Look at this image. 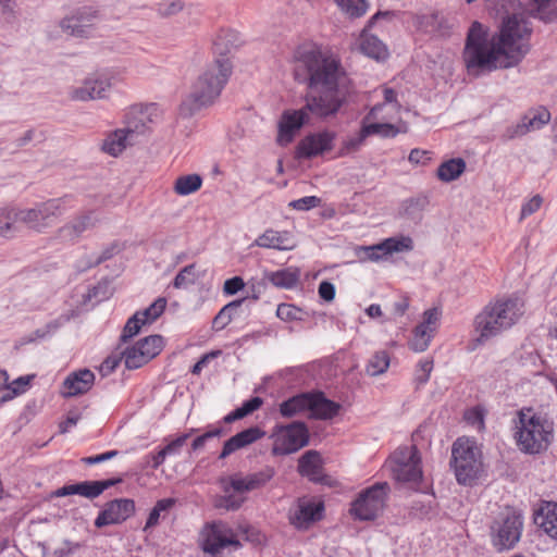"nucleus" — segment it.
<instances>
[{"instance_id":"nucleus-25","label":"nucleus","mask_w":557,"mask_h":557,"mask_svg":"<svg viewBox=\"0 0 557 557\" xmlns=\"http://www.w3.org/2000/svg\"><path fill=\"white\" fill-rule=\"evenodd\" d=\"M265 435V432L262 431L259 426L248 428L231 438H228L222 448V451L219 456L220 459H224L234 451L244 448L258 440L262 438Z\"/></svg>"},{"instance_id":"nucleus-47","label":"nucleus","mask_w":557,"mask_h":557,"mask_svg":"<svg viewBox=\"0 0 557 557\" xmlns=\"http://www.w3.org/2000/svg\"><path fill=\"white\" fill-rule=\"evenodd\" d=\"M163 338L160 335H150L140 339L136 346L145 354H150L154 358L162 349Z\"/></svg>"},{"instance_id":"nucleus-17","label":"nucleus","mask_w":557,"mask_h":557,"mask_svg":"<svg viewBox=\"0 0 557 557\" xmlns=\"http://www.w3.org/2000/svg\"><path fill=\"white\" fill-rule=\"evenodd\" d=\"M122 482L121 478L108 479L102 481H83L75 484L64 485L54 492L57 497L69 495H81L83 497L94 499L101 495L106 490Z\"/></svg>"},{"instance_id":"nucleus-6","label":"nucleus","mask_w":557,"mask_h":557,"mask_svg":"<svg viewBox=\"0 0 557 557\" xmlns=\"http://www.w3.org/2000/svg\"><path fill=\"white\" fill-rule=\"evenodd\" d=\"M450 466L459 484L470 485L481 469L480 451L475 443L460 437L451 448Z\"/></svg>"},{"instance_id":"nucleus-13","label":"nucleus","mask_w":557,"mask_h":557,"mask_svg":"<svg viewBox=\"0 0 557 557\" xmlns=\"http://www.w3.org/2000/svg\"><path fill=\"white\" fill-rule=\"evenodd\" d=\"M135 512V502L129 498H117L108 502L95 520L97 528L121 524Z\"/></svg>"},{"instance_id":"nucleus-32","label":"nucleus","mask_w":557,"mask_h":557,"mask_svg":"<svg viewBox=\"0 0 557 557\" xmlns=\"http://www.w3.org/2000/svg\"><path fill=\"white\" fill-rule=\"evenodd\" d=\"M18 208L0 209V237L12 238L20 232Z\"/></svg>"},{"instance_id":"nucleus-61","label":"nucleus","mask_w":557,"mask_h":557,"mask_svg":"<svg viewBox=\"0 0 557 557\" xmlns=\"http://www.w3.org/2000/svg\"><path fill=\"white\" fill-rule=\"evenodd\" d=\"M117 252H119V245L116 243H112L101 251L100 256L92 263H90L89 267H96V265L111 259Z\"/></svg>"},{"instance_id":"nucleus-54","label":"nucleus","mask_w":557,"mask_h":557,"mask_svg":"<svg viewBox=\"0 0 557 557\" xmlns=\"http://www.w3.org/2000/svg\"><path fill=\"white\" fill-rule=\"evenodd\" d=\"M368 125L371 135H380L384 138H389L398 134V129L389 123H372Z\"/></svg>"},{"instance_id":"nucleus-45","label":"nucleus","mask_w":557,"mask_h":557,"mask_svg":"<svg viewBox=\"0 0 557 557\" xmlns=\"http://www.w3.org/2000/svg\"><path fill=\"white\" fill-rule=\"evenodd\" d=\"M553 0H534L536 9L535 16L545 23L557 20V9L552 4Z\"/></svg>"},{"instance_id":"nucleus-64","label":"nucleus","mask_w":557,"mask_h":557,"mask_svg":"<svg viewBox=\"0 0 557 557\" xmlns=\"http://www.w3.org/2000/svg\"><path fill=\"white\" fill-rule=\"evenodd\" d=\"M121 358L119 357H108L100 366V373L102 376H107L111 374L116 367L119 366Z\"/></svg>"},{"instance_id":"nucleus-16","label":"nucleus","mask_w":557,"mask_h":557,"mask_svg":"<svg viewBox=\"0 0 557 557\" xmlns=\"http://www.w3.org/2000/svg\"><path fill=\"white\" fill-rule=\"evenodd\" d=\"M98 20L96 11L79 9L60 22L63 32L75 37H88Z\"/></svg>"},{"instance_id":"nucleus-57","label":"nucleus","mask_w":557,"mask_h":557,"mask_svg":"<svg viewBox=\"0 0 557 557\" xmlns=\"http://www.w3.org/2000/svg\"><path fill=\"white\" fill-rule=\"evenodd\" d=\"M321 199L315 196H306L297 200H293L289 206L296 210H309L320 205Z\"/></svg>"},{"instance_id":"nucleus-19","label":"nucleus","mask_w":557,"mask_h":557,"mask_svg":"<svg viewBox=\"0 0 557 557\" xmlns=\"http://www.w3.org/2000/svg\"><path fill=\"white\" fill-rule=\"evenodd\" d=\"M227 546L238 547L240 543L230 528L222 523H213L203 543L205 552L215 555Z\"/></svg>"},{"instance_id":"nucleus-34","label":"nucleus","mask_w":557,"mask_h":557,"mask_svg":"<svg viewBox=\"0 0 557 557\" xmlns=\"http://www.w3.org/2000/svg\"><path fill=\"white\" fill-rule=\"evenodd\" d=\"M550 121V112L545 107L531 108L524 113V134L539 131Z\"/></svg>"},{"instance_id":"nucleus-1","label":"nucleus","mask_w":557,"mask_h":557,"mask_svg":"<svg viewBox=\"0 0 557 557\" xmlns=\"http://www.w3.org/2000/svg\"><path fill=\"white\" fill-rule=\"evenodd\" d=\"M295 76L307 84L306 104L285 111L278 123L277 143L289 144L295 133L310 122L335 116L354 92L352 82L338 55L320 47L304 48L295 54Z\"/></svg>"},{"instance_id":"nucleus-10","label":"nucleus","mask_w":557,"mask_h":557,"mask_svg":"<svg viewBox=\"0 0 557 557\" xmlns=\"http://www.w3.org/2000/svg\"><path fill=\"white\" fill-rule=\"evenodd\" d=\"M553 437L554 425L547 418L533 414L527 422L524 421V454L537 455L546 451Z\"/></svg>"},{"instance_id":"nucleus-26","label":"nucleus","mask_w":557,"mask_h":557,"mask_svg":"<svg viewBox=\"0 0 557 557\" xmlns=\"http://www.w3.org/2000/svg\"><path fill=\"white\" fill-rule=\"evenodd\" d=\"M95 374L88 369L71 373L63 382L66 389L65 397H73L87 393L94 385Z\"/></svg>"},{"instance_id":"nucleus-40","label":"nucleus","mask_w":557,"mask_h":557,"mask_svg":"<svg viewBox=\"0 0 557 557\" xmlns=\"http://www.w3.org/2000/svg\"><path fill=\"white\" fill-rule=\"evenodd\" d=\"M389 367V356L386 351H377L369 360L367 373L371 376L383 374Z\"/></svg>"},{"instance_id":"nucleus-44","label":"nucleus","mask_w":557,"mask_h":557,"mask_svg":"<svg viewBox=\"0 0 557 557\" xmlns=\"http://www.w3.org/2000/svg\"><path fill=\"white\" fill-rule=\"evenodd\" d=\"M426 205V197L411 198L405 202L404 214L412 221H419Z\"/></svg>"},{"instance_id":"nucleus-31","label":"nucleus","mask_w":557,"mask_h":557,"mask_svg":"<svg viewBox=\"0 0 557 557\" xmlns=\"http://www.w3.org/2000/svg\"><path fill=\"white\" fill-rule=\"evenodd\" d=\"M309 392L297 394L280 404V413L283 418H293L309 411Z\"/></svg>"},{"instance_id":"nucleus-36","label":"nucleus","mask_w":557,"mask_h":557,"mask_svg":"<svg viewBox=\"0 0 557 557\" xmlns=\"http://www.w3.org/2000/svg\"><path fill=\"white\" fill-rule=\"evenodd\" d=\"M201 185L202 177L194 173L178 176L174 182L173 189L180 196H187L199 190Z\"/></svg>"},{"instance_id":"nucleus-35","label":"nucleus","mask_w":557,"mask_h":557,"mask_svg":"<svg viewBox=\"0 0 557 557\" xmlns=\"http://www.w3.org/2000/svg\"><path fill=\"white\" fill-rule=\"evenodd\" d=\"M466 166L462 158H453L441 163L436 174L440 181L448 183L457 180L466 171Z\"/></svg>"},{"instance_id":"nucleus-21","label":"nucleus","mask_w":557,"mask_h":557,"mask_svg":"<svg viewBox=\"0 0 557 557\" xmlns=\"http://www.w3.org/2000/svg\"><path fill=\"white\" fill-rule=\"evenodd\" d=\"M230 488L239 494L252 491L248 475L233 474L228 479V486L224 487L226 495L216 502V507L225 508L227 510H236L242 506L245 498L228 494Z\"/></svg>"},{"instance_id":"nucleus-27","label":"nucleus","mask_w":557,"mask_h":557,"mask_svg":"<svg viewBox=\"0 0 557 557\" xmlns=\"http://www.w3.org/2000/svg\"><path fill=\"white\" fill-rule=\"evenodd\" d=\"M252 245L276 250H292L296 246L289 232H278L272 228L267 230Z\"/></svg>"},{"instance_id":"nucleus-41","label":"nucleus","mask_w":557,"mask_h":557,"mask_svg":"<svg viewBox=\"0 0 557 557\" xmlns=\"http://www.w3.org/2000/svg\"><path fill=\"white\" fill-rule=\"evenodd\" d=\"M245 301V298L234 300L227 305H225L219 313L213 319V327L215 330H223L231 322L230 311H236L242 304Z\"/></svg>"},{"instance_id":"nucleus-58","label":"nucleus","mask_w":557,"mask_h":557,"mask_svg":"<svg viewBox=\"0 0 557 557\" xmlns=\"http://www.w3.org/2000/svg\"><path fill=\"white\" fill-rule=\"evenodd\" d=\"M69 97L73 101H89L90 94L88 91L86 81L84 79L81 86L71 87L69 90Z\"/></svg>"},{"instance_id":"nucleus-37","label":"nucleus","mask_w":557,"mask_h":557,"mask_svg":"<svg viewBox=\"0 0 557 557\" xmlns=\"http://www.w3.org/2000/svg\"><path fill=\"white\" fill-rule=\"evenodd\" d=\"M122 357L124 358L125 367L129 370L138 369L151 360V355L145 354L136 345L133 347H127L122 352Z\"/></svg>"},{"instance_id":"nucleus-2","label":"nucleus","mask_w":557,"mask_h":557,"mask_svg":"<svg viewBox=\"0 0 557 557\" xmlns=\"http://www.w3.org/2000/svg\"><path fill=\"white\" fill-rule=\"evenodd\" d=\"M490 14L502 16L498 32L490 34L488 27L474 21L462 51L467 74L480 77L498 69L517 65L522 55V18L517 9L519 0H484Z\"/></svg>"},{"instance_id":"nucleus-62","label":"nucleus","mask_w":557,"mask_h":557,"mask_svg":"<svg viewBox=\"0 0 557 557\" xmlns=\"http://www.w3.org/2000/svg\"><path fill=\"white\" fill-rule=\"evenodd\" d=\"M318 292L319 296L325 301H332L335 297V286L327 281L320 283Z\"/></svg>"},{"instance_id":"nucleus-48","label":"nucleus","mask_w":557,"mask_h":557,"mask_svg":"<svg viewBox=\"0 0 557 557\" xmlns=\"http://www.w3.org/2000/svg\"><path fill=\"white\" fill-rule=\"evenodd\" d=\"M195 263L184 267L175 276L173 286L177 289L185 288L196 282Z\"/></svg>"},{"instance_id":"nucleus-63","label":"nucleus","mask_w":557,"mask_h":557,"mask_svg":"<svg viewBox=\"0 0 557 557\" xmlns=\"http://www.w3.org/2000/svg\"><path fill=\"white\" fill-rule=\"evenodd\" d=\"M220 354V350L211 351L208 354H205L193 367L191 373L195 375H198L201 373L202 369L208 364V362L218 357Z\"/></svg>"},{"instance_id":"nucleus-59","label":"nucleus","mask_w":557,"mask_h":557,"mask_svg":"<svg viewBox=\"0 0 557 557\" xmlns=\"http://www.w3.org/2000/svg\"><path fill=\"white\" fill-rule=\"evenodd\" d=\"M245 286L244 280L240 276H234L224 282L223 292L226 295H235Z\"/></svg>"},{"instance_id":"nucleus-12","label":"nucleus","mask_w":557,"mask_h":557,"mask_svg":"<svg viewBox=\"0 0 557 557\" xmlns=\"http://www.w3.org/2000/svg\"><path fill=\"white\" fill-rule=\"evenodd\" d=\"M99 221V215L96 210H84L59 227L57 235L63 240L76 243L85 232L95 228Z\"/></svg>"},{"instance_id":"nucleus-9","label":"nucleus","mask_w":557,"mask_h":557,"mask_svg":"<svg viewBox=\"0 0 557 557\" xmlns=\"http://www.w3.org/2000/svg\"><path fill=\"white\" fill-rule=\"evenodd\" d=\"M272 455H290L309 444V430L305 422L296 421L286 425H276Z\"/></svg>"},{"instance_id":"nucleus-42","label":"nucleus","mask_w":557,"mask_h":557,"mask_svg":"<svg viewBox=\"0 0 557 557\" xmlns=\"http://www.w3.org/2000/svg\"><path fill=\"white\" fill-rule=\"evenodd\" d=\"M247 475L249 479L250 487L252 491H255L265 486V484L270 482L275 475V470L273 467L267 466L260 471L249 473Z\"/></svg>"},{"instance_id":"nucleus-29","label":"nucleus","mask_w":557,"mask_h":557,"mask_svg":"<svg viewBox=\"0 0 557 557\" xmlns=\"http://www.w3.org/2000/svg\"><path fill=\"white\" fill-rule=\"evenodd\" d=\"M90 100L104 99L112 87V77L107 73H96L85 78Z\"/></svg>"},{"instance_id":"nucleus-30","label":"nucleus","mask_w":557,"mask_h":557,"mask_svg":"<svg viewBox=\"0 0 557 557\" xmlns=\"http://www.w3.org/2000/svg\"><path fill=\"white\" fill-rule=\"evenodd\" d=\"M360 51L374 60H384L388 55L386 46L373 35H370L364 29L360 36Z\"/></svg>"},{"instance_id":"nucleus-11","label":"nucleus","mask_w":557,"mask_h":557,"mask_svg":"<svg viewBox=\"0 0 557 557\" xmlns=\"http://www.w3.org/2000/svg\"><path fill=\"white\" fill-rule=\"evenodd\" d=\"M412 249L413 240L411 237H389L376 245L359 247L357 249V256L360 261H379L388 255L411 251Z\"/></svg>"},{"instance_id":"nucleus-50","label":"nucleus","mask_w":557,"mask_h":557,"mask_svg":"<svg viewBox=\"0 0 557 557\" xmlns=\"http://www.w3.org/2000/svg\"><path fill=\"white\" fill-rule=\"evenodd\" d=\"M184 9L183 0H160L157 3V11L162 17H171Z\"/></svg>"},{"instance_id":"nucleus-18","label":"nucleus","mask_w":557,"mask_h":557,"mask_svg":"<svg viewBox=\"0 0 557 557\" xmlns=\"http://www.w3.org/2000/svg\"><path fill=\"white\" fill-rule=\"evenodd\" d=\"M335 133L323 131L302 138L297 146V157L311 159L333 149Z\"/></svg>"},{"instance_id":"nucleus-28","label":"nucleus","mask_w":557,"mask_h":557,"mask_svg":"<svg viewBox=\"0 0 557 557\" xmlns=\"http://www.w3.org/2000/svg\"><path fill=\"white\" fill-rule=\"evenodd\" d=\"M136 143L137 140L121 127L107 135L101 144V150L112 157H117L127 146Z\"/></svg>"},{"instance_id":"nucleus-52","label":"nucleus","mask_w":557,"mask_h":557,"mask_svg":"<svg viewBox=\"0 0 557 557\" xmlns=\"http://www.w3.org/2000/svg\"><path fill=\"white\" fill-rule=\"evenodd\" d=\"M433 370V360L424 359L418 363L416 370L414 381L418 385L425 384L429 381L430 374Z\"/></svg>"},{"instance_id":"nucleus-20","label":"nucleus","mask_w":557,"mask_h":557,"mask_svg":"<svg viewBox=\"0 0 557 557\" xmlns=\"http://www.w3.org/2000/svg\"><path fill=\"white\" fill-rule=\"evenodd\" d=\"M537 530L552 540H557V503L542 500L533 511Z\"/></svg>"},{"instance_id":"nucleus-55","label":"nucleus","mask_w":557,"mask_h":557,"mask_svg":"<svg viewBox=\"0 0 557 557\" xmlns=\"http://www.w3.org/2000/svg\"><path fill=\"white\" fill-rule=\"evenodd\" d=\"M141 325V322L138 320V314H134L133 317H131L123 329L121 341L126 343L129 338L137 335L140 331Z\"/></svg>"},{"instance_id":"nucleus-15","label":"nucleus","mask_w":557,"mask_h":557,"mask_svg":"<svg viewBox=\"0 0 557 557\" xmlns=\"http://www.w3.org/2000/svg\"><path fill=\"white\" fill-rule=\"evenodd\" d=\"M152 106L134 104L129 107L123 117V127L129 136L138 141V138L149 131Z\"/></svg>"},{"instance_id":"nucleus-39","label":"nucleus","mask_w":557,"mask_h":557,"mask_svg":"<svg viewBox=\"0 0 557 557\" xmlns=\"http://www.w3.org/2000/svg\"><path fill=\"white\" fill-rule=\"evenodd\" d=\"M434 334L435 333L425 330L424 326L417 325L413 330V336L409 343L410 348L416 352L426 350Z\"/></svg>"},{"instance_id":"nucleus-8","label":"nucleus","mask_w":557,"mask_h":557,"mask_svg":"<svg viewBox=\"0 0 557 557\" xmlns=\"http://www.w3.org/2000/svg\"><path fill=\"white\" fill-rule=\"evenodd\" d=\"M388 492L389 486L386 482L375 483L362 491L351 504V515L362 521L374 520L383 512Z\"/></svg>"},{"instance_id":"nucleus-7","label":"nucleus","mask_w":557,"mask_h":557,"mask_svg":"<svg viewBox=\"0 0 557 557\" xmlns=\"http://www.w3.org/2000/svg\"><path fill=\"white\" fill-rule=\"evenodd\" d=\"M421 458L414 445L397 448L388 460L397 482L418 484L422 480Z\"/></svg>"},{"instance_id":"nucleus-43","label":"nucleus","mask_w":557,"mask_h":557,"mask_svg":"<svg viewBox=\"0 0 557 557\" xmlns=\"http://www.w3.org/2000/svg\"><path fill=\"white\" fill-rule=\"evenodd\" d=\"M336 4L349 16L359 17L367 12L366 0H335Z\"/></svg>"},{"instance_id":"nucleus-23","label":"nucleus","mask_w":557,"mask_h":557,"mask_svg":"<svg viewBox=\"0 0 557 557\" xmlns=\"http://www.w3.org/2000/svg\"><path fill=\"white\" fill-rule=\"evenodd\" d=\"M322 503L299 500L297 508L289 512V521L297 529H307L312 522L321 518Z\"/></svg>"},{"instance_id":"nucleus-51","label":"nucleus","mask_w":557,"mask_h":557,"mask_svg":"<svg viewBox=\"0 0 557 557\" xmlns=\"http://www.w3.org/2000/svg\"><path fill=\"white\" fill-rule=\"evenodd\" d=\"M276 315L283 321L302 320V310L290 304L277 306Z\"/></svg>"},{"instance_id":"nucleus-4","label":"nucleus","mask_w":557,"mask_h":557,"mask_svg":"<svg viewBox=\"0 0 557 557\" xmlns=\"http://www.w3.org/2000/svg\"><path fill=\"white\" fill-rule=\"evenodd\" d=\"M520 306L517 297H503L490 301L474 317L473 329L478 337L474 347L509 330L520 320Z\"/></svg>"},{"instance_id":"nucleus-3","label":"nucleus","mask_w":557,"mask_h":557,"mask_svg":"<svg viewBox=\"0 0 557 557\" xmlns=\"http://www.w3.org/2000/svg\"><path fill=\"white\" fill-rule=\"evenodd\" d=\"M233 35L222 33L213 41V52L216 58L198 76L193 84L189 95L180 107L181 115L193 116L197 111L212 106L220 97L232 74V63L227 58L231 53Z\"/></svg>"},{"instance_id":"nucleus-46","label":"nucleus","mask_w":557,"mask_h":557,"mask_svg":"<svg viewBox=\"0 0 557 557\" xmlns=\"http://www.w3.org/2000/svg\"><path fill=\"white\" fill-rule=\"evenodd\" d=\"M371 135L369 125H363L361 129L352 137L347 139L342 148L339 154L345 156L359 149L367 137Z\"/></svg>"},{"instance_id":"nucleus-56","label":"nucleus","mask_w":557,"mask_h":557,"mask_svg":"<svg viewBox=\"0 0 557 557\" xmlns=\"http://www.w3.org/2000/svg\"><path fill=\"white\" fill-rule=\"evenodd\" d=\"M441 311L437 308H431L424 311L423 321L419 324V326H424L425 330H429L433 333L436 332V324L440 321Z\"/></svg>"},{"instance_id":"nucleus-60","label":"nucleus","mask_w":557,"mask_h":557,"mask_svg":"<svg viewBox=\"0 0 557 557\" xmlns=\"http://www.w3.org/2000/svg\"><path fill=\"white\" fill-rule=\"evenodd\" d=\"M221 434H222V429L218 428V429L206 432L205 434L196 437L191 443L193 450H198V449L202 448L208 440L218 437Z\"/></svg>"},{"instance_id":"nucleus-14","label":"nucleus","mask_w":557,"mask_h":557,"mask_svg":"<svg viewBox=\"0 0 557 557\" xmlns=\"http://www.w3.org/2000/svg\"><path fill=\"white\" fill-rule=\"evenodd\" d=\"M522 522L519 515H509L503 522H495L492 529L493 544L498 550L511 548L520 539Z\"/></svg>"},{"instance_id":"nucleus-38","label":"nucleus","mask_w":557,"mask_h":557,"mask_svg":"<svg viewBox=\"0 0 557 557\" xmlns=\"http://www.w3.org/2000/svg\"><path fill=\"white\" fill-rule=\"evenodd\" d=\"M165 307L166 299L159 297L148 308L137 311L135 314H138V320L141 324L152 323L164 312Z\"/></svg>"},{"instance_id":"nucleus-24","label":"nucleus","mask_w":557,"mask_h":557,"mask_svg":"<svg viewBox=\"0 0 557 557\" xmlns=\"http://www.w3.org/2000/svg\"><path fill=\"white\" fill-rule=\"evenodd\" d=\"M310 418L318 420H330L338 414L341 404L327 399L322 392H309Z\"/></svg>"},{"instance_id":"nucleus-5","label":"nucleus","mask_w":557,"mask_h":557,"mask_svg":"<svg viewBox=\"0 0 557 557\" xmlns=\"http://www.w3.org/2000/svg\"><path fill=\"white\" fill-rule=\"evenodd\" d=\"M75 208L74 197L64 195L37 203L33 208H18L20 223L36 233H45L57 219Z\"/></svg>"},{"instance_id":"nucleus-22","label":"nucleus","mask_w":557,"mask_h":557,"mask_svg":"<svg viewBox=\"0 0 557 557\" xmlns=\"http://www.w3.org/2000/svg\"><path fill=\"white\" fill-rule=\"evenodd\" d=\"M298 472L314 483L330 484V478L323 474L321 456L317 450H308L299 458Z\"/></svg>"},{"instance_id":"nucleus-53","label":"nucleus","mask_w":557,"mask_h":557,"mask_svg":"<svg viewBox=\"0 0 557 557\" xmlns=\"http://www.w3.org/2000/svg\"><path fill=\"white\" fill-rule=\"evenodd\" d=\"M466 421L474 426L478 431H482L485 428L484 424V410L480 407H474L465 413Z\"/></svg>"},{"instance_id":"nucleus-33","label":"nucleus","mask_w":557,"mask_h":557,"mask_svg":"<svg viewBox=\"0 0 557 557\" xmlns=\"http://www.w3.org/2000/svg\"><path fill=\"white\" fill-rule=\"evenodd\" d=\"M299 276L300 271L297 268H287L264 273V278L280 288H293L297 285Z\"/></svg>"},{"instance_id":"nucleus-49","label":"nucleus","mask_w":557,"mask_h":557,"mask_svg":"<svg viewBox=\"0 0 557 557\" xmlns=\"http://www.w3.org/2000/svg\"><path fill=\"white\" fill-rule=\"evenodd\" d=\"M174 505V499L172 498H163L157 502L156 506L149 512L146 525L144 530L152 528L159 523V518L161 511H165L170 509Z\"/></svg>"}]
</instances>
